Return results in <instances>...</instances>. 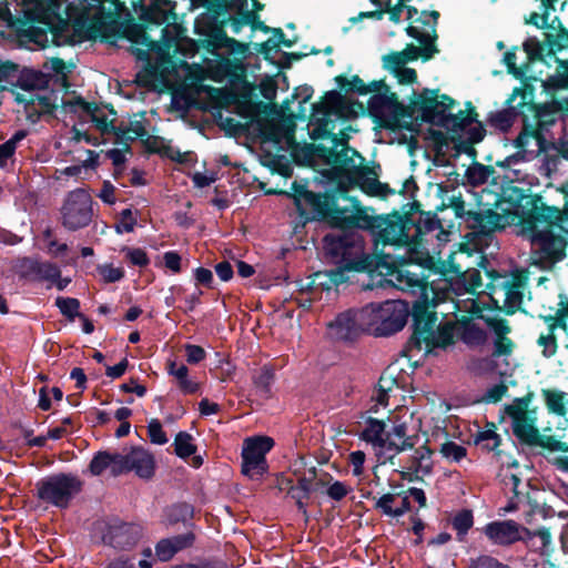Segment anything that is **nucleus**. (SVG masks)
Here are the masks:
<instances>
[{
	"mask_svg": "<svg viewBox=\"0 0 568 568\" xmlns=\"http://www.w3.org/2000/svg\"><path fill=\"white\" fill-rule=\"evenodd\" d=\"M13 272L22 280L48 282L58 276V265L33 257H20L13 262Z\"/></svg>",
	"mask_w": 568,
	"mask_h": 568,
	"instance_id": "obj_19",
	"label": "nucleus"
},
{
	"mask_svg": "<svg viewBox=\"0 0 568 568\" xmlns=\"http://www.w3.org/2000/svg\"><path fill=\"white\" fill-rule=\"evenodd\" d=\"M343 220L341 230L324 237V250L334 263L348 270L365 268L368 256L358 230H371L376 250L381 244L393 247V252H382V261L377 263L385 283L408 294L419 292L417 310L425 308L438 298L436 290H443L446 284L429 290L424 285V265L432 263V257L420 242L413 241L409 234L412 227L407 222L400 217H371L361 212L345 215Z\"/></svg>",
	"mask_w": 568,
	"mask_h": 568,
	"instance_id": "obj_1",
	"label": "nucleus"
},
{
	"mask_svg": "<svg viewBox=\"0 0 568 568\" xmlns=\"http://www.w3.org/2000/svg\"><path fill=\"white\" fill-rule=\"evenodd\" d=\"M467 368L476 376L493 377V357H473L467 364Z\"/></svg>",
	"mask_w": 568,
	"mask_h": 568,
	"instance_id": "obj_47",
	"label": "nucleus"
},
{
	"mask_svg": "<svg viewBox=\"0 0 568 568\" xmlns=\"http://www.w3.org/2000/svg\"><path fill=\"white\" fill-rule=\"evenodd\" d=\"M485 323L493 334L494 354L510 355L516 351V344L510 338L511 332L507 321L500 318H485Z\"/></svg>",
	"mask_w": 568,
	"mask_h": 568,
	"instance_id": "obj_25",
	"label": "nucleus"
},
{
	"mask_svg": "<svg viewBox=\"0 0 568 568\" xmlns=\"http://www.w3.org/2000/svg\"><path fill=\"white\" fill-rule=\"evenodd\" d=\"M409 315L408 303L388 300L371 303L359 310V318L365 333L374 336H389L402 331Z\"/></svg>",
	"mask_w": 568,
	"mask_h": 568,
	"instance_id": "obj_6",
	"label": "nucleus"
},
{
	"mask_svg": "<svg viewBox=\"0 0 568 568\" xmlns=\"http://www.w3.org/2000/svg\"><path fill=\"white\" fill-rule=\"evenodd\" d=\"M361 322L359 310L344 312L328 324V335L337 341H352L365 332Z\"/></svg>",
	"mask_w": 568,
	"mask_h": 568,
	"instance_id": "obj_20",
	"label": "nucleus"
},
{
	"mask_svg": "<svg viewBox=\"0 0 568 568\" xmlns=\"http://www.w3.org/2000/svg\"><path fill=\"white\" fill-rule=\"evenodd\" d=\"M545 398L548 408L558 414V415H565L566 408H565V393L556 392V390H546L545 392Z\"/></svg>",
	"mask_w": 568,
	"mask_h": 568,
	"instance_id": "obj_53",
	"label": "nucleus"
},
{
	"mask_svg": "<svg viewBox=\"0 0 568 568\" xmlns=\"http://www.w3.org/2000/svg\"><path fill=\"white\" fill-rule=\"evenodd\" d=\"M526 162V155L521 152L498 161L496 165L505 170L504 179L508 182H521L526 180V173L521 165Z\"/></svg>",
	"mask_w": 568,
	"mask_h": 568,
	"instance_id": "obj_34",
	"label": "nucleus"
},
{
	"mask_svg": "<svg viewBox=\"0 0 568 568\" xmlns=\"http://www.w3.org/2000/svg\"><path fill=\"white\" fill-rule=\"evenodd\" d=\"M215 371L220 374L222 379L231 377L235 371V365L231 361V357H223L219 361V365L215 366Z\"/></svg>",
	"mask_w": 568,
	"mask_h": 568,
	"instance_id": "obj_64",
	"label": "nucleus"
},
{
	"mask_svg": "<svg viewBox=\"0 0 568 568\" xmlns=\"http://www.w3.org/2000/svg\"><path fill=\"white\" fill-rule=\"evenodd\" d=\"M91 104L78 97H70L61 100V108L65 114L74 115L80 123H85V119L91 110Z\"/></svg>",
	"mask_w": 568,
	"mask_h": 568,
	"instance_id": "obj_37",
	"label": "nucleus"
},
{
	"mask_svg": "<svg viewBox=\"0 0 568 568\" xmlns=\"http://www.w3.org/2000/svg\"><path fill=\"white\" fill-rule=\"evenodd\" d=\"M458 325L450 323L440 325L435 329L436 317L428 315V320L424 324H415L414 333L407 343L406 352H425L430 354L434 349L448 352L449 347L455 344L456 336L469 347H477L487 341V334L483 327L473 318L463 315L457 317Z\"/></svg>",
	"mask_w": 568,
	"mask_h": 568,
	"instance_id": "obj_3",
	"label": "nucleus"
},
{
	"mask_svg": "<svg viewBox=\"0 0 568 568\" xmlns=\"http://www.w3.org/2000/svg\"><path fill=\"white\" fill-rule=\"evenodd\" d=\"M169 374L174 377L180 390L184 394H194L199 389V383L189 376V369L184 364L169 362Z\"/></svg>",
	"mask_w": 568,
	"mask_h": 568,
	"instance_id": "obj_35",
	"label": "nucleus"
},
{
	"mask_svg": "<svg viewBox=\"0 0 568 568\" xmlns=\"http://www.w3.org/2000/svg\"><path fill=\"white\" fill-rule=\"evenodd\" d=\"M375 507L383 514L392 517H400L410 508L407 496L399 497L394 494H385L376 501Z\"/></svg>",
	"mask_w": 568,
	"mask_h": 568,
	"instance_id": "obj_33",
	"label": "nucleus"
},
{
	"mask_svg": "<svg viewBox=\"0 0 568 568\" xmlns=\"http://www.w3.org/2000/svg\"><path fill=\"white\" fill-rule=\"evenodd\" d=\"M352 87L361 94L374 93L367 103L368 112L381 124L395 125L403 114V105L398 102L395 93L390 92L389 87L384 80H374L365 83L358 77H355Z\"/></svg>",
	"mask_w": 568,
	"mask_h": 568,
	"instance_id": "obj_7",
	"label": "nucleus"
},
{
	"mask_svg": "<svg viewBox=\"0 0 568 568\" xmlns=\"http://www.w3.org/2000/svg\"><path fill=\"white\" fill-rule=\"evenodd\" d=\"M17 67L0 62V92L9 90L16 84Z\"/></svg>",
	"mask_w": 568,
	"mask_h": 568,
	"instance_id": "obj_51",
	"label": "nucleus"
},
{
	"mask_svg": "<svg viewBox=\"0 0 568 568\" xmlns=\"http://www.w3.org/2000/svg\"><path fill=\"white\" fill-rule=\"evenodd\" d=\"M121 252L124 254L125 258L134 266L144 267L150 263V258L146 252L142 248L135 247H123Z\"/></svg>",
	"mask_w": 568,
	"mask_h": 568,
	"instance_id": "obj_52",
	"label": "nucleus"
},
{
	"mask_svg": "<svg viewBox=\"0 0 568 568\" xmlns=\"http://www.w3.org/2000/svg\"><path fill=\"white\" fill-rule=\"evenodd\" d=\"M343 99L342 95L336 91H331L326 94L325 101L320 106H314L315 112H321L323 114L322 118H317L316 114H313V121L318 124L315 131L318 132L320 136H324L327 133V115L338 114L342 111Z\"/></svg>",
	"mask_w": 568,
	"mask_h": 568,
	"instance_id": "obj_28",
	"label": "nucleus"
},
{
	"mask_svg": "<svg viewBox=\"0 0 568 568\" xmlns=\"http://www.w3.org/2000/svg\"><path fill=\"white\" fill-rule=\"evenodd\" d=\"M273 446L274 440L267 436L246 438L242 450V473L252 479L261 478L267 471L265 456Z\"/></svg>",
	"mask_w": 568,
	"mask_h": 568,
	"instance_id": "obj_14",
	"label": "nucleus"
},
{
	"mask_svg": "<svg viewBox=\"0 0 568 568\" xmlns=\"http://www.w3.org/2000/svg\"><path fill=\"white\" fill-rule=\"evenodd\" d=\"M27 136L26 131L20 130L16 132L8 141L0 144V168H6L9 160L13 156L18 143Z\"/></svg>",
	"mask_w": 568,
	"mask_h": 568,
	"instance_id": "obj_42",
	"label": "nucleus"
},
{
	"mask_svg": "<svg viewBox=\"0 0 568 568\" xmlns=\"http://www.w3.org/2000/svg\"><path fill=\"white\" fill-rule=\"evenodd\" d=\"M500 436L494 429H485L476 436L475 443L481 449L495 452L500 445Z\"/></svg>",
	"mask_w": 568,
	"mask_h": 568,
	"instance_id": "obj_46",
	"label": "nucleus"
},
{
	"mask_svg": "<svg viewBox=\"0 0 568 568\" xmlns=\"http://www.w3.org/2000/svg\"><path fill=\"white\" fill-rule=\"evenodd\" d=\"M294 190H295V194L293 195V199H294L295 205L297 207V211L301 216L307 217L308 211L304 206V204H307L312 209H315L318 205L317 195L311 191H307L302 185H296V183H294Z\"/></svg>",
	"mask_w": 568,
	"mask_h": 568,
	"instance_id": "obj_38",
	"label": "nucleus"
},
{
	"mask_svg": "<svg viewBox=\"0 0 568 568\" xmlns=\"http://www.w3.org/2000/svg\"><path fill=\"white\" fill-rule=\"evenodd\" d=\"M55 305L60 310V312L71 321L74 317L79 316L80 302L73 297H58L55 300Z\"/></svg>",
	"mask_w": 568,
	"mask_h": 568,
	"instance_id": "obj_49",
	"label": "nucleus"
},
{
	"mask_svg": "<svg viewBox=\"0 0 568 568\" xmlns=\"http://www.w3.org/2000/svg\"><path fill=\"white\" fill-rule=\"evenodd\" d=\"M81 489L82 481L72 474L49 476L36 485L37 497L58 508H67Z\"/></svg>",
	"mask_w": 568,
	"mask_h": 568,
	"instance_id": "obj_11",
	"label": "nucleus"
},
{
	"mask_svg": "<svg viewBox=\"0 0 568 568\" xmlns=\"http://www.w3.org/2000/svg\"><path fill=\"white\" fill-rule=\"evenodd\" d=\"M85 123H92L101 133H108L113 129L112 120H110L109 114L101 108L93 105L85 119Z\"/></svg>",
	"mask_w": 568,
	"mask_h": 568,
	"instance_id": "obj_41",
	"label": "nucleus"
},
{
	"mask_svg": "<svg viewBox=\"0 0 568 568\" xmlns=\"http://www.w3.org/2000/svg\"><path fill=\"white\" fill-rule=\"evenodd\" d=\"M148 135L144 121L142 119L131 120L125 126L121 128L120 136L126 140H135Z\"/></svg>",
	"mask_w": 568,
	"mask_h": 568,
	"instance_id": "obj_48",
	"label": "nucleus"
},
{
	"mask_svg": "<svg viewBox=\"0 0 568 568\" xmlns=\"http://www.w3.org/2000/svg\"><path fill=\"white\" fill-rule=\"evenodd\" d=\"M155 554L161 561H168L176 554V551L169 538L159 541L155 548Z\"/></svg>",
	"mask_w": 568,
	"mask_h": 568,
	"instance_id": "obj_60",
	"label": "nucleus"
},
{
	"mask_svg": "<svg viewBox=\"0 0 568 568\" xmlns=\"http://www.w3.org/2000/svg\"><path fill=\"white\" fill-rule=\"evenodd\" d=\"M359 437L372 445L377 455L385 453L386 425L383 420L372 417L367 418Z\"/></svg>",
	"mask_w": 568,
	"mask_h": 568,
	"instance_id": "obj_27",
	"label": "nucleus"
},
{
	"mask_svg": "<svg viewBox=\"0 0 568 568\" xmlns=\"http://www.w3.org/2000/svg\"><path fill=\"white\" fill-rule=\"evenodd\" d=\"M412 230H414V234L412 235L413 241H418L423 243V236L429 232H433L440 227L439 220L432 214L422 215L418 223L416 225L409 224ZM422 246H425L422 244Z\"/></svg>",
	"mask_w": 568,
	"mask_h": 568,
	"instance_id": "obj_40",
	"label": "nucleus"
},
{
	"mask_svg": "<svg viewBox=\"0 0 568 568\" xmlns=\"http://www.w3.org/2000/svg\"><path fill=\"white\" fill-rule=\"evenodd\" d=\"M136 220L133 217L131 209H124L120 213V221L115 224V231L119 234L130 233L134 230Z\"/></svg>",
	"mask_w": 568,
	"mask_h": 568,
	"instance_id": "obj_56",
	"label": "nucleus"
},
{
	"mask_svg": "<svg viewBox=\"0 0 568 568\" xmlns=\"http://www.w3.org/2000/svg\"><path fill=\"white\" fill-rule=\"evenodd\" d=\"M139 534L134 526L122 524L110 528L104 536V541L114 548L125 549L133 546L138 540Z\"/></svg>",
	"mask_w": 568,
	"mask_h": 568,
	"instance_id": "obj_30",
	"label": "nucleus"
},
{
	"mask_svg": "<svg viewBox=\"0 0 568 568\" xmlns=\"http://www.w3.org/2000/svg\"><path fill=\"white\" fill-rule=\"evenodd\" d=\"M87 158L82 160V165L67 166L59 172V176H75L81 173L82 168L94 169L98 165L99 154L92 150H85Z\"/></svg>",
	"mask_w": 568,
	"mask_h": 568,
	"instance_id": "obj_45",
	"label": "nucleus"
},
{
	"mask_svg": "<svg viewBox=\"0 0 568 568\" xmlns=\"http://www.w3.org/2000/svg\"><path fill=\"white\" fill-rule=\"evenodd\" d=\"M550 31L544 33V41L534 37L528 38L523 44L524 50L530 60L540 59L548 65L551 61L557 64L556 72L542 82L545 90L568 89V58L556 55L558 52L568 49V31L557 30L555 27H550Z\"/></svg>",
	"mask_w": 568,
	"mask_h": 568,
	"instance_id": "obj_5",
	"label": "nucleus"
},
{
	"mask_svg": "<svg viewBox=\"0 0 568 568\" xmlns=\"http://www.w3.org/2000/svg\"><path fill=\"white\" fill-rule=\"evenodd\" d=\"M452 527L456 530L457 539L463 541L468 530L474 525L473 511L469 509H462L457 511L450 519Z\"/></svg>",
	"mask_w": 568,
	"mask_h": 568,
	"instance_id": "obj_39",
	"label": "nucleus"
},
{
	"mask_svg": "<svg viewBox=\"0 0 568 568\" xmlns=\"http://www.w3.org/2000/svg\"><path fill=\"white\" fill-rule=\"evenodd\" d=\"M432 455L433 452L426 445L415 448L413 455L407 459L406 470L417 478L430 474L433 469Z\"/></svg>",
	"mask_w": 568,
	"mask_h": 568,
	"instance_id": "obj_29",
	"label": "nucleus"
},
{
	"mask_svg": "<svg viewBox=\"0 0 568 568\" xmlns=\"http://www.w3.org/2000/svg\"><path fill=\"white\" fill-rule=\"evenodd\" d=\"M175 453L181 458H187L196 452L193 437L186 432H180L174 440Z\"/></svg>",
	"mask_w": 568,
	"mask_h": 568,
	"instance_id": "obj_44",
	"label": "nucleus"
},
{
	"mask_svg": "<svg viewBox=\"0 0 568 568\" xmlns=\"http://www.w3.org/2000/svg\"><path fill=\"white\" fill-rule=\"evenodd\" d=\"M26 13L52 31L63 32L72 24L88 39H104L109 26L104 12L105 0H28Z\"/></svg>",
	"mask_w": 568,
	"mask_h": 568,
	"instance_id": "obj_2",
	"label": "nucleus"
},
{
	"mask_svg": "<svg viewBox=\"0 0 568 568\" xmlns=\"http://www.w3.org/2000/svg\"><path fill=\"white\" fill-rule=\"evenodd\" d=\"M181 256L175 251H168L163 254V262L168 270H170L173 273H180L181 272Z\"/></svg>",
	"mask_w": 568,
	"mask_h": 568,
	"instance_id": "obj_61",
	"label": "nucleus"
},
{
	"mask_svg": "<svg viewBox=\"0 0 568 568\" xmlns=\"http://www.w3.org/2000/svg\"><path fill=\"white\" fill-rule=\"evenodd\" d=\"M352 491V487L343 481H334L328 486L326 494L333 500L339 501Z\"/></svg>",
	"mask_w": 568,
	"mask_h": 568,
	"instance_id": "obj_58",
	"label": "nucleus"
},
{
	"mask_svg": "<svg viewBox=\"0 0 568 568\" xmlns=\"http://www.w3.org/2000/svg\"><path fill=\"white\" fill-rule=\"evenodd\" d=\"M496 307H504L508 313H514L523 302V283L520 280L511 284L504 282L500 286H494L489 295Z\"/></svg>",
	"mask_w": 568,
	"mask_h": 568,
	"instance_id": "obj_23",
	"label": "nucleus"
},
{
	"mask_svg": "<svg viewBox=\"0 0 568 568\" xmlns=\"http://www.w3.org/2000/svg\"><path fill=\"white\" fill-rule=\"evenodd\" d=\"M455 102L448 97H443L433 108H427L432 121L442 125L460 139L471 143H478L484 139L485 131L479 122L475 121L470 113L464 111L453 112Z\"/></svg>",
	"mask_w": 568,
	"mask_h": 568,
	"instance_id": "obj_8",
	"label": "nucleus"
},
{
	"mask_svg": "<svg viewBox=\"0 0 568 568\" xmlns=\"http://www.w3.org/2000/svg\"><path fill=\"white\" fill-rule=\"evenodd\" d=\"M507 389L508 388L504 383L494 385L493 387L487 389L483 399L487 403H497L503 398Z\"/></svg>",
	"mask_w": 568,
	"mask_h": 568,
	"instance_id": "obj_63",
	"label": "nucleus"
},
{
	"mask_svg": "<svg viewBox=\"0 0 568 568\" xmlns=\"http://www.w3.org/2000/svg\"><path fill=\"white\" fill-rule=\"evenodd\" d=\"M213 55L217 59L207 60L205 68L202 69V72L212 80L222 82L231 74L232 64L229 58L220 59V54L215 53H213Z\"/></svg>",
	"mask_w": 568,
	"mask_h": 568,
	"instance_id": "obj_36",
	"label": "nucleus"
},
{
	"mask_svg": "<svg viewBox=\"0 0 568 568\" xmlns=\"http://www.w3.org/2000/svg\"><path fill=\"white\" fill-rule=\"evenodd\" d=\"M133 7L139 19L154 24L169 21L174 9L171 0H138Z\"/></svg>",
	"mask_w": 568,
	"mask_h": 568,
	"instance_id": "obj_22",
	"label": "nucleus"
},
{
	"mask_svg": "<svg viewBox=\"0 0 568 568\" xmlns=\"http://www.w3.org/2000/svg\"><path fill=\"white\" fill-rule=\"evenodd\" d=\"M478 227L484 233L505 229L507 225L516 224L517 215H501L493 210L481 211L477 215Z\"/></svg>",
	"mask_w": 568,
	"mask_h": 568,
	"instance_id": "obj_32",
	"label": "nucleus"
},
{
	"mask_svg": "<svg viewBox=\"0 0 568 568\" xmlns=\"http://www.w3.org/2000/svg\"><path fill=\"white\" fill-rule=\"evenodd\" d=\"M485 536L497 546H510L519 540H526L530 530L514 520H497L483 528Z\"/></svg>",
	"mask_w": 568,
	"mask_h": 568,
	"instance_id": "obj_17",
	"label": "nucleus"
},
{
	"mask_svg": "<svg viewBox=\"0 0 568 568\" xmlns=\"http://www.w3.org/2000/svg\"><path fill=\"white\" fill-rule=\"evenodd\" d=\"M329 156L333 158L332 162L335 165L353 173L354 176L358 180L361 187L366 193L372 195L382 194V183L376 178L366 176L364 174V159L355 150L344 146L341 152L331 153Z\"/></svg>",
	"mask_w": 568,
	"mask_h": 568,
	"instance_id": "obj_15",
	"label": "nucleus"
},
{
	"mask_svg": "<svg viewBox=\"0 0 568 568\" xmlns=\"http://www.w3.org/2000/svg\"><path fill=\"white\" fill-rule=\"evenodd\" d=\"M442 283H445L446 285L444 286L443 290H437L438 292L436 293V296L438 298H436V301H434V303L425 306V308H420V310H417L416 308V303L418 302L419 300V292H417L416 294H410L412 296H415L416 298L413 301V315H414V320H415V324H424V320L428 313V311L430 308H435L437 306H439L440 304H445L447 302H449V305L446 310V314H454L455 317L458 315L456 314V312H459V313H469V314H473V315H478L481 313L483 311V307H481V303H479L477 300H475L474 297H466V298H458V300H455L453 297V294L449 290V285L446 281L444 280H440L438 282H434L432 283L430 286H428V284L426 283V281L424 280V285L429 290V288H434L436 286H439Z\"/></svg>",
	"mask_w": 568,
	"mask_h": 568,
	"instance_id": "obj_12",
	"label": "nucleus"
},
{
	"mask_svg": "<svg viewBox=\"0 0 568 568\" xmlns=\"http://www.w3.org/2000/svg\"><path fill=\"white\" fill-rule=\"evenodd\" d=\"M518 233L529 241L531 258L541 268L551 267L566 255V237L560 234V227L554 222L531 216L523 220Z\"/></svg>",
	"mask_w": 568,
	"mask_h": 568,
	"instance_id": "obj_4",
	"label": "nucleus"
},
{
	"mask_svg": "<svg viewBox=\"0 0 568 568\" xmlns=\"http://www.w3.org/2000/svg\"><path fill=\"white\" fill-rule=\"evenodd\" d=\"M93 216L92 199L83 189L69 192L61 207L62 225L69 231L88 226Z\"/></svg>",
	"mask_w": 568,
	"mask_h": 568,
	"instance_id": "obj_13",
	"label": "nucleus"
},
{
	"mask_svg": "<svg viewBox=\"0 0 568 568\" xmlns=\"http://www.w3.org/2000/svg\"><path fill=\"white\" fill-rule=\"evenodd\" d=\"M174 31L178 34V26H166L161 30L162 41H154L150 39L144 32L141 34L140 43L144 44V49H139L138 57L141 60L148 61L152 67L164 73L170 71L171 57L170 52L172 49L175 51H183L184 47H189L190 53L195 51V43L191 40H178L175 37H168V34Z\"/></svg>",
	"mask_w": 568,
	"mask_h": 568,
	"instance_id": "obj_9",
	"label": "nucleus"
},
{
	"mask_svg": "<svg viewBox=\"0 0 568 568\" xmlns=\"http://www.w3.org/2000/svg\"><path fill=\"white\" fill-rule=\"evenodd\" d=\"M440 454L449 462H460L466 457L467 450L455 442H446L440 446Z\"/></svg>",
	"mask_w": 568,
	"mask_h": 568,
	"instance_id": "obj_50",
	"label": "nucleus"
},
{
	"mask_svg": "<svg viewBox=\"0 0 568 568\" xmlns=\"http://www.w3.org/2000/svg\"><path fill=\"white\" fill-rule=\"evenodd\" d=\"M16 82L23 90V93L12 91L18 103H23L26 106L38 104L39 109L37 111L40 112L49 110V99L36 92L43 84V78L40 74L33 71H24L19 78H16Z\"/></svg>",
	"mask_w": 568,
	"mask_h": 568,
	"instance_id": "obj_16",
	"label": "nucleus"
},
{
	"mask_svg": "<svg viewBox=\"0 0 568 568\" xmlns=\"http://www.w3.org/2000/svg\"><path fill=\"white\" fill-rule=\"evenodd\" d=\"M148 434L150 440L156 445H164L168 443L166 434L164 433L159 419H152L148 425Z\"/></svg>",
	"mask_w": 568,
	"mask_h": 568,
	"instance_id": "obj_57",
	"label": "nucleus"
},
{
	"mask_svg": "<svg viewBox=\"0 0 568 568\" xmlns=\"http://www.w3.org/2000/svg\"><path fill=\"white\" fill-rule=\"evenodd\" d=\"M122 464V453L99 452L89 465V470L93 476H100L104 470L110 469L112 476H119L125 473Z\"/></svg>",
	"mask_w": 568,
	"mask_h": 568,
	"instance_id": "obj_26",
	"label": "nucleus"
},
{
	"mask_svg": "<svg viewBox=\"0 0 568 568\" xmlns=\"http://www.w3.org/2000/svg\"><path fill=\"white\" fill-rule=\"evenodd\" d=\"M282 44L288 48L292 45L290 41L284 40V33L281 29H273V36L263 43V48L266 52L277 51Z\"/></svg>",
	"mask_w": 568,
	"mask_h": 568,
	"instance_id": "obj_59",
	"label": "nucleus"
},
{
	"mask_svg": "<svg viewBox=\"0 0 568 568\" xmlns=\"http://www.w3.org/2000/svg\"><path fill=\"white\" fill-rule=\"evenodd\" d=\"M493 377H508L511 376L516 365L510 363L507 357H493Z\"/></svg>",
	"mask_w": 568,
	"mask_h": 568,
	"instance_id": "obj_55",
	"label": "nucleus"
},
{
	"mask_svg": "<svg viewBox=\"0 0 568 568\" xmlns=\"http://www.w3.org/2000/svg\"><path fill=\"white\" fill-rule=\"evenodd\" d=\"M417 442V435H408L406 423H395L390 430L386 432L385 453H390V456H395L402 452L414 448Z\"/></svg>",
	"mask_w": 568,
	"mask_h": 568,
	"instance_id": "obj_24",
	"label": "nucleus"
},
{
	"mask_svg": "<svg viewBox=\"0 0 568 568\" xmlns=\"http://www.w3.org/2000/svg\"><path fill=\"white\" fill-rule=\"evenodd\" d=\"M491 173L493 171L488 166L480 163H474L467 169L466 179L470 185L478 186L486 183Z\"/></svg>",
	"mask_w": 568,
	"mask_h": 568,
	"instance_id": "obj_43",
	"label": "nucleus"
},
{
	"mask_svg": "<svg viewBox=\"0 0 568 568\" xmlns=\"http://www.w3.org/2000/svg\"><path fill=\"white\" fill-rule=\"evenodd\" d=\"M98 273L105 283H115L124 277V271L112 264H102L98 266Z\"/></svg>",
	"mask_w": 568,
	"mask_h": 568,
	"instance_id": "obj_54",
	"label": "nucleus"
},
{
	"mask_svg": "<svg viewBox=\"0 0 568 568\" xmlns=\"http://www.w3.org/2000/svg\"><path fill=\"white\" fill-rule=\"evenodd\" d=\"M274 371L271 367L264 366L261 368V372L257 376H255V384L263 388L265 392H268V387L273 381Z\"/></svg>",
	"mask_w": 568,
	"mask_h": 568,
	"instance_id": "obj_62",
	"label": "nucleus"
},
{
	"mask_svg": "<svg viewBox=\"0 0 568 568\" xmlns=\"http://www.w3.org/2000/svg\"><path fill=\"white\" fill-rule=\"evenodd\" d=\"M508 416L511 419V429L514 435L524 444L529 446L548 447L550 450H568V445L558 440L547 438L545 442L536 426V414L534 410H528L527 405L523 402H517L506 408Z\"/></svg>",
	"mask_w": 568,
	"mask_h": 568,
	"instance_id": "obj_10",
	"label": "nucleus"
},
{
	"mask_svg": "<svg viewBox=\"0 0 568 568\" xmlns=\"http://www.w3.org/2000/svg\"><path fill=\"white\" fill-rule=\"evenodd\" d=\"M125 473L134 471L140 478L150 479L155 471V460L151 453L142 447H132L122 452Z\"/></svg>",
	"mask_w": 568,
	"mask_h": 568,
	"instance_id": "obj_21",
	"label": "nucleus"
},
{
	"mask_svg": "<svg viewBox=\"0 0 568 568\" xmlns=\"http://www.w3.org/2000/svg\"><path fill=\"white\" fill-rule=\"evenodd\" d=\"M270 140L280 144L282 149L291 150L295 154L294 128L285 122H271L264 128Z\"/></svg>",
	"mask_w": 568,
	"mask_h": 568,
	"instance_id": "obj_31",
	"label": "nucleus"
},
{
	"mask_svg": "<svg viewBox=\"0 0 568 568\" xmlns=\"http://www.w3.org/2000/svg\"><path fill=\"white\" fill-rule=\"evenodd\" d=\"M420 52V48L409 45L402 52L385 55L384 68L394 74L399 84H412L416 81V72L414 69L406 68V63L417 59Z\"/></svg>",
	"mask_w": 568,
	"mask_h": 568,
	"instance_id": "obj_18",
	"label": "nucleus"
}]
</instances>
